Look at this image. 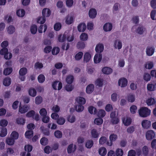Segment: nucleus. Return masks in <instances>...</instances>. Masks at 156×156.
<instances>
[{"mask_svg":"<svg viewBox=\"0 0 156 156\" xmlns=\"http://www.w3.org/2000/svg\"><path fill=\"white\" fill-rule=\"evenodd\" d=\"M66 122V119L63 117L60 116L57 119V123L60 125H62L64 124Z\"/></svg>","mask_w":156,"mask_h":156,"instance_id":"7c9ffc66","label":"nucleus"},{"mask_svg":"<svg viewBox=\"0 0 156 156\" xmlns=\"http://www.w3.org/2000/svg\"><path fill=\"white\" fill-rule=\"evenodd\" d=\"M119 5L118 3H115L113 7L112 10L113 12H115L118 11Z\"/></svg>","mask_w":156,"mask_h":156,"instance_id":"0e129e2a","label":"nucleus"},{"mask_svg":"<svg viewBox=\"0 0 156 156\" xmlns=\"http://www.w3.org/2000/svg\"><path fill=\"white\" fill-rule=\"evenodd\" d=\"M46 20L45 17H38L37 20V22L38 23L42 24L45 22Z\"/></svg>","mask_w":156,"mask_h":156,"instance_id":"6e6d98bb","label":"nucleus"},{"mask_svg":"<svg viewBox=\"0 0 156 156\" xmlns=\"http://www.w3.org/2000/svg\"><path fill=\"white\" fill-rule=\"evenodd\" d=\"M88 111L92 114H95L97 112V109L94 107L91 106L88 108Z\"/></svg>","mask_w":156,"mask_h":156,"instance_id":"a18cd8bd","label":"nucleus"},{"mask_svg":"<svg viewBox=\"0 0 156 156\" xmlns=\"http://www.w3.org/2000/svg\"><path fill=\"white\" fill-rule=\"evenodd\" d=\"M27 73V69L26 68L23 67L20 69L19 71L20 75H25Z\"/></svg>","mask_w":156,"mask_h":156,"instance_id":"49530a36","label":"nucleus"},{"mask_svg":"<svg viewBox=\"0 0 156 156\" xmlns=\"http://www.w3.org/2000/svg\"><path fill=\"white\" fill-rule=\"evenodd\" d=\"M15 140L10 137H8L6 140V143L8 145L12 146L15 143Z\"/></svg>","mask_w":156,"mask_h":156,"instance_id":"b1692460","label":"nucleus"},{"mask_svg":"<svg viewBox=\"0 0 156 156\" xmlns=\"http://www.w3.org/2000/svg\"><path fill=\"white\" fill-rule=\"evenodd\" d=\"M74 21V18L73 16L68 15L65 18V22L68 25L72 23Z\"/></svg>","mask_w":156,"mask_h":156,"instance_id":"ddd939ff","label":"nucleus"},{"mask_svg":"<svg viewBox=\"0 0 156 156\" xmlns=\"http://www.w3.org/2000/svg\"><path fill=\"white\" fill-rule=\"evenodd\" d=\"M106 114L104 110L101 109L100 110L98 113V116L103 118L105 116Z\"/></svg>","mask_w":156,"mask_h":156,"instance_id":"8fccbe9b","label":"nucleus"},{"mask_svg":"<svg viewBox=\"0 0 156 156\" xmlns=\"http://www.w3.org/2000/svg\"><path fill=\"white\" fill-rule=\"evenodd\" d=\"M146 103L148 105L150 106L154 104L155 103V101L154 98H150L146 101Z\"/></svg>","mask_w":156,"mask_h":156,"instance_id":"c03bdc74","label":"nucleus"},{"mask_svg":"<svg viewBox=\"0 0 156 156\" xmlns=\"http://www.w3.org/2000/svg\"><path fill=\"white\" fill-rule=\"evenodd\" d=\"M135 99V95L134 94H129L127 96V100L129 102H133Z\"/></svg>","mask_w":156,"mask_h":156,"instance_id":"58836bf2","label":"nucleus"},{"mask_svg":"<svg viewBox=\"0 0 156 156\" xmlns=\"http://www.w3.org/2000/svg\"><path fill=\"white\" fill-rule=\"evenodd\" d=\"M7 133V129L5 128H0V136L2 137L5 136Z\"/></svg>","mask_w":156,"mask_h":156,"instance_id":"5701e85b","label":"nucleus"},{"mask_svg":"<svg viewBox=\"0 0 156 156\" xmlns=\"http://www.w3.org/2000/svg\"><path fill=\"white\" fill-rule=\"evenodd\" d=\"M83 53L82 52H79L76 54L75 56V59L76 60H79L80 59L83 57Z\"/></svg>","mask_w":156,"mask_h":156,"instance_id":"603ef678","label":"nucleus"},{"mask_svg":"<svg viewBox=\"0 0 156 156\" xmlns=\"http://www.w3.org/2000/svg\"><path fill=\"white\" fill-rule=\"evenodd\" d=\"M26 120L22 117L17 118L16 120V123L18 124L23 125L25 123Z\"/></svg>","mask_w":156,"mask_h":156,"instance_id":"2f4dec72","label":"nucleus"},{"mask_svg":"<svg viewBox=\"0 0 156 156\" xmlns=\"http://www.w3.org/2000/svg\"><path fill=\"white\" fill-rule=\"evenodd\" d=\"M85 46V45L84 43L82 41L78 42L76 44L77 48L80 49H83Z\"/></svg>","mask_w":156,"mask_h":156,"instance_id":"ea45409f","label":"nucleus"},{"mask_svg":"<svg viewBox=\"0 0 156 156\" xmlns=\"http://www.w3.org/2000/svg\"><path fill=\"white\" fill-rule=\"evenodd\" d=\"M30 109L29 107L27 105L23 106H20L19 108V112L21 114L24 113Z\"/></svg>","mask_w":156,"mask_h":156,"instance_id":"2eb2a0df","label":"nucleus"},{"mask_svg":"<svg viewBox=\"0 0 156 156\" xmlns=\"http://www.w3.org/2000/svg\"><path fill=\"white\" fill-rule=\"evenodd\" d=\"M154 48L151 47H147L146 48V53L148 56L152 55L154 53Z\"/></svg>","mask_w":156,"mask_h":156,"instance_id":"4468645a","label":"nucleus"},{"mask_svg":"<svg viewBox=\"0 0 156 156\" xmlns=\"http://www.w3.org/2000/svg\"><path fill=\"white\" fill-rule=\"evenodd\" d=\"M54 135L56 138H61L62 136V133L60 131L57 130L55 132Z\"/></svg>","mask_w":156,"mask_h":156,"instance_id":"69168bd1","label":"nucleus"},{"mask_svg":"<svg viewBox=\"0 0 156 156\" xmlns=\"http://www.w3.org/2000/svg\"><path fill=\"white\" fill-rule=\"evenodd\" d=\"M103 80L102 79H98L95 82V84L98 87H102L103 85Z\"/></svg>","mask_w":156,"mask_h":156,"instance_id":"4c0bfd02","label":"nucleus"},{"mask_svg":"<svg viewBox=\"0 0 156 156\" xmlns=\"http://www.w3.org/2000/svg\"><path fill=\"white\" fill-rule=\"evenodd\" d=\"M104 49V45L101 43H99L96 45L95 50L96 52L100 53L103 51Z\"/></svg>","mask_w":156,"mask_h":156,"instance_id":"9d476101","label":"nucleus"},{"mask_svg":"<svg viewBox=\"0 0 156 156\" xmlns=\"http://www.w3.org/2000/svg\"><path fill=\"white\" fill-rule=\"evenodd\" d=\"M97 14L96 10L94 9H92L90 10L89 12V15L90 18L92 19L95 18Z\"/></svg>","mask_w":156,"mask_h":156,"instance_id":"f8f14e48","label":"nucleus"},{"mask_svg":"<svg viewBox=\"0 0 156 156\" xmlns=\"http://www.w3.org/2000/svg\"><path fill=\"white\" fill-rule=\"evenodd\" d=\"M91 58L90 54L88 52L85 53L83 56V61L84 62H88Z\"/></svg>","mask_w":156,"mask_h":156,"instance_id":"4be33fe9","label":"nucleus"},{"mask_svg":"<svg viewBox=\"0 0 156 156\" xmlns=\"http://www.w3.org/2000/svg\"><path fill=\"white\" fill-rule=\"evenodd\" d=\"M86 28V26L85 23H82L80 24L77 26L78 31L80 32H83Z\"/></svg>","mask_w":156,"mask_h":156,"instance_id":"dca6fc26","label":"nucleus"},{"mask_svg":"<svg viewBox=\"0 0 156 156\" xmlns=\"http://www.w3.org/2000/svg\"><path fill=\"white\" fill-rule=\"evenodd\" d=\"M90 135L92 138H97L98 137L99 133L96 129H93L91 130Z\"/></svg>","mask_w":156,"mask_h":156,"instance_id":"39448f33","label":"nucleus"},{"mask_svg":"<svg viewBox=\"0 0 156 156\" xmlns=\"http://www.w3.org/2000/svg\"><path fill=\"white\" fill-rule=\"evenodd\" d=\"M88 35L87 34L85 33H82L80 36V40L82 41H85L87 40Z\"/></svg>","mask_w":156,"mask_h":156,"instance_id":"bb28decb","label":"nucleus"},{"mask_svg":"<svg viewBox=\"0 0 156 156\" xmlns=\"http://www.w3.org/2000/svg\"><path fill=\"white\" fill-rule=\"evenodd\" d=\"M16 13L18 16L23 17L25 15V11L23 9H19L16 11Z\"/></svg>","mask_w":156,"mask_h":156,"instance_id":"473e14b6","label":"nucleus"},{"mask_svg":"<svg viewBox=\"0 0 156 156\" xmlns=\"http://www.w3.org/2000/svg\"><path fill=\"white\" fill-rule=\"evenodd\" d=\"M12 70L11 68H7L5 69L3 71V74L5 75H8L10 74Z\"/></svg>","mask_w":156,"mask_h":156,"instance_id":"3c124183","label":"nucleus"},{"mask_svg":"<svg viewBox=\"0 0 156 156\" xmlns=\"http://www.w3.org/2000/svg\"><path fill=\"white\" fill-rule=\"evenodd\" d=\"M123 122L125 126H128L132 122L131 119L129 117H126V118L122 119Z\"/></svg>","mask_w":156,"mask_h":156,"instance_id":"c85d7f7f","label":"nucleus"},{"mask_svg":"<svg viewBox=\"0 0 156 156\" xmlns=\"http://www.w3.org/2000/svg\"><path fill=\"white\" fill-rule=\"evenodd\" d=\"M144 80L146 81H150L151 79V77L149 74L148 73H145L143 76Z\"/></svg>","mask_w":156,"mask_h":156,"instance_id":"774afa93","label":"nucleus"},{"mask_svg":"<svg viewBox=\"0 0 156 156\" xmlns=\"http://www.w3.org/2000/svg\"><path fill=\"white\" fill-rule=\"evenodd\" d=\"M99 153L102 156H105L107 153L106 149L104 147H101L99 150Z\"/></svg>","mask_w":156,"mask_h":156,"instance_id":"72a5a7b5","label":"nucleus"},{"mask_svg":"<svg viewBox=\"0 0 156 156\" xmlns=\"http://www.w3.org/2000/svg\"><path fill=\"white\" fill-rule=\"evenodd\" d=\"M26 138L28 139L31 138L33 135V132L32 130H28L25 133Z\"/></svg>","mask_w":156,"mask_h":156,"instance_id":"a19ab883","label":"nucleus"},{"mask_svg":"<svg viewBox=\"0 0 156 156\" xmlns=\"http://www.w3.org/2000/svg\"><path fill=\"white\" fill-rule=\"evenodd\" d=\"M147 88L148 90L150 91H154L156 88V81L151 82L147 85Z\"/></svg>","mask_w":156,"mask_h":156,"instance_id":"7ed1b4c3","label":"nucleus"},{"mask_svg":"<svg viewBox=\"0 0 156 156\" xmlns=\"http://www.w3.org/2000/svg\"><path fill=\"white\" fill-rule=\"evenodd\" d=\"M151 122L150 121L145 120L142 121L141 125L143 128L147 129L151 126Z\"/></svg>","mask_w":156,"mask_h":156,"instance_id":"6e6552de","label":"nucleus"},{"mask_svg":"<svg viewBox=\"0 0 156 156\" xmlns=\"http://www.w3.org/2000/svg\"><path fill=\"white\" fill-rule=\"evenodd\" d=\"M118 83L119 86L121 87H124L127 85L128 81L125 78H121L119 80Z\"/></svg>","mask_w":156,"mask_h":156,"instance_id":"f03ea898","label":"nucleus"},{"mask_svg":"<svg viewBox=\"0 0 156 156\" xmlns=\"http://www.w3.org/2000/svg\"><path fill=\"white\" fill-rule=\"evenodd\" d=\"M51 13L50 10L48 8H44L43 9L42 11V14L44 17H48Z\"/></svg>","mask_w":156,"mask_h":156,"instance_id":"a211bd4d","label":"nucleus"},{"mask_svg":"<svg viewBox=\"0 0 156 156\" xmlns=\"http://www.w3.org/2000/svg\"><path fill=\"white\" fill-rule=\"evenodd\" d=\"M76 102L80 105H84L85 104L86 101L85 99L83 97H79L76 99Z\"/></svg>","mask_w":156,"mask_h":156,"instance_id":"412c9836","label":"nucleus"},{"mask_svg":"<svg viewBox=\"0 0 156 156\" xmlns=\"http://www.w3.org/2000/svg\"><path fill=\"white\" fill-rule=\"evenodd\" d=\"M30 31L31 33L32 34H35L37 31V26L35 25L32 26L30 28Z\"/></svg>","mask_w":156,"mask_h":156,"instance_id":"052dcab7","label":"nucleus"},{"mask_svg":"<svg viewBox=\"0 0 156 156\" xmlns=\"http://www.w3.org/2000/svg\"><path fill=\"white\" fill-rule=\"evenodd\" d=\"M112 71V69L111 68L108 67H105L102 69V72L104 74L107 75L111 73Z\"/></svg>","mask_w":156,"mask_h":156,"instance_id":"a878e982","label":"nucleus"},{"mask_svg":"<svg viewBox=\"0 0 156 156\" xmlns=\"http://www.w3.org/2000/svg\"><path fill=\"white\" fill-rule=\"evenodd\" d=\"M94 144V142L93 140H89L86 141L85 143V147L88 149L91 148Z\"/></svg>","mask_w":156,"mask_h":156,"instance_id":"e433bc0d","label":"nucleus"},{"mask_svg":"<svg viewBox=\"0 0 156 156\" xmlns=\"http://www.w3.org/2000/svg\"><path fill=\"white\" fill-rule=\"evenodd\" d=\"M76 117L73 115H70L67 118V120L70 123L74 122L76 121Z\"/></svg>","mask_w":156,"mask_h":156,"instance_id":"de8ad7c7","label":"nucleus"},{"mask_svg":"<svg viewBox=\"0 0 156 156\" xmlns=\"http://www.w3.org/2000/svg\"><path fill=\"white\" fill-rule=\"evenodd\" d=\"M19 136L18 133L15 131H14L11 133L10 137L15 140L18 139Z\"/></svg>","mask_w":156,"mask_h":156,"instance_id":"c9c22d12","label":"nucleus"},{"mask_svg":"<svg viewBox=\"0 0 156 156\" xmlns=\"http://www.w3.org/2000/svg\"><path fill=\"white\" fill-rule=\"evenodd\" d=\"M74 79L73 76L69 75L67 76L66 79V81L68 84H70L73 83Z\"/></svg>","mask_w":156,"mask_h":156,"instance_id":"393cba45","label":"nucleus"},{"mask_svg":"<svg viewBox=\"0 0 156 156\" xmlns=\"http://www.w3.org/2000/svg\"><path fill=\"white\" fill-rule=\"evenodd\" d=\"M52 86L54 89L60 90L62 87V84L60 82L55 81L53 83Z\"/></svg>","mask_w":156,"mask_h":156,"instance_id":"1a4fd4ad","label":"nucleus"},{"mask_svg":"<svg viewBox=\"0 0 156 156\" xmlns=\"http://www.w3.org/2000/svg\"><path fill=\"white\" fill-rule=\"evenodd\" d=\"M39 113L41 116H46L47 114V112L44 108H41L39 111Z\"/></svg>","mask_w":156,"mask_h":156,"instance_id":"338daca9","label":"nucleus"},{"mask_svg":"<svg viewBox=\"0 0 156 156\" xmlns=\"http://www.w3.org/2000/svg\"><path fill=\"white\" fill-rule=\"evenodd\" d=\"M150 16L153 20H156V10H153L150 13Z\"/></svg>","mask_w":156,"mask_h":156,"instance_id":"864d4df0","label":"nucleus"},{"mask_svg":"<svg viewBox=\"0 0 156 156\" xmlns=\"http://www.w3.org/2000/svg\"><path fill=\"white\" fill-rule=\"evenodd\" d=\"M37 79L39 83H41L44 82L45 78L43 75L40 74L38 76Z\"/></svg>","mask_w":156,"mask_h":156,"instance_id":"13d9d810","label":"nucleus"},{"mask_svg":"<svg viewBox=\"0 0 156 156\" xmlns=\"http://www.w3.org/2000/svg\"><path fill=\"white\" fill-rule=\"evenodd\" d=\"M75 109L77 112H80L83 110L84 107L82 105H76Z\"/></svg>","mask_w":156,"mask_h":156,"instance_id":"5fc2aeb1","label":"nucleus"},{"mask_svg":"<svg viewBox=\"0 0 156 156\" xmlns=\"http://www.w3.org/2000/svg\"><path fill=\"white\" fill-rule=\"evenodd\" d=\"M155 135V134L153 130H149L146 132V137L147 140H150L154 138Z\"/></svg>","mask_w":156,"mask_h":156,"instance_id":"20e7f679","label":"nucleus"},{"mask_svg":"<svg viewBox=\"0 0 156 156\" xmlns=\"http://www.w3.org/2000/svg\"><path fill=\"white\" fill-rule=\"evenodd\" d=\"M109 140L110 141L114 142L118 138L117 136L115 134H112L109 136Z\"/></svg>","mask_w":156,"mask_h":156,"instance_id":"bf43d9fd","label":"nucleus"},{"mask_svg":"<svg viewBox=\"0 0 156 156\" xmlns=\"http://www.w3.org/2000/svg\"><path fill=\"white\" fill-rule=\"evenodd\" d=\"M7 31L9 34H12L15 31V27L12 26H10L8 27Z\"/></svg>","mask_w":156,"mask_h":156,"instance_id":"09e8293b","label":"nucleus"},{"mask_svg":"<svg viewBox=\"0 0 156 156\" xmlns=\"http://www.w3.org/2000/svg\"><path fill=\"white\" fill-rule=\"evenodd\" d=\"M59 52V48L57 47H54L52 50V54L54 55H57Z\"/></svg>","mask_w":156,"mask_h":156,"instance_id":"4d7b16f0","label":"nucleus"},{"mask_svg":"<svg viewBox=\"0 0 156 156\" xmlns=\"http://www.w3.org/2000/svg\"><path fill=\"white\" fill-rule=\"evenodd\" d=\"M11 83V78L9 77H6L5 78L3 81V84L5 86H9Z\"/></svg>","mask_w":156,"mask_h":156,"instance_id":"cd10ccee","label":"nucleus"},{"mask_svg":"<svg viewBox=\"0 0 156 156\" xmlns=\"http://www.w3.org/2000/svg\"><path fill=\"white\" fill-rule=\"evenodd\" d=\"M76 149V146L75 145L74 146L73 144H71L69 146L67 149V151L68 153H71L75 151Z\"/></svg>","mask_w":156,"mask_h":156,"instance_id":"6ab92c4d","label":"nucleus"},{"mask_svg":"<svg viewBox=\"0 0 156 156\" xmlns=\"http://www.w3.org/2000/svg\"><path fill=\"white\" fill-rule=\"evenodd\" d=\"M153 66V62L150 61L148 62L144 65L145 68L148 69H151L152 68Z\"/></svg>","mask_w":156,"mask_h":156,"instance_id":"79ce46f5","label":"nucleus"},{"mask_svg":"<svg viewBox=\"0 0 156 156\" xmlns=\"http://www.w3.org/2000/svg\"><path fill=\"white\" fill-rule=\"evenodd\" d=\"M114 47L115 48L120 49L122 47L121 41L119 40H116L114 42Z\"/></svg>","mask_w":156,"mask_h":156,"instance_id":"f3484780","label":"nucleus"},{"mask_svg":"<svg viewBox=\"0 0 156 156\" xmlns=\"http://www.w3.org/2000/svg\"><path fill=\"white\" fill-rule=\"evenodd\" d=\"M102 58V56L101 54H96L95 55L94 58V63L96 64L99 63L101 62Z\"/></svg>","mask_w":156,"mask_h":156,"instance_id":"9b49d317","label":"nucleus"},{"mask_svg":"<svg viewBox=\"0 0 156 156\" xmlns=\"http://www.w3.org/2000/svg\"><path fill=\"white\" fill-rule=\"evenodd\" d=\"M28 92L30 95L33 97H35L37 94L36 90L34 88L30 89L29 90Z\"/></svg>","mask_w":156,"mask_h":156,"instance_id":"f704fd0d","label":"nucleus"},{"mask_svg":"<svg viewBox=\"0 0 156 156\" xmlns=\"http://www.w3.org/2000/svg\"><path fill=\"white\" fill-rule=\"evenodd\" d=\"M139 115L141 117H145L150 115L151 111L145 107H141L138 111Z\"/></svg>","mask_w":156,"mask_h":156,"instance_id":"f257e3e1","label":"nucleus"},{"mask_svg":"<svg viewBox=\"0 0 156 156\" xmlns=\"http://www.w3.org/2000/svg\"><path fill=\"white\" fill-rule=\"evenodd\" d=\"M94 89V86L93 84H89L86 87V93L88 94L91 93L93 91Z\"/></svg>","mask_w":156,"mask_h":156,"instance_id":"aec40b11","label":"nucleus"},{"mask_svg":"<svg viewBox=\"0 0 156 156\" xmlns=\"http://www.w3.org/2000/svg\"><path fill=\"white\" fill-rule=\"evenodd\" d=\"M69 31H66L63 35L60 34L58 37V40L59 42H63L66 40L67 36L69 35Z\"/></svg>","mask_w":156,"mask_h":156,"instance_id":"0eeeda50","label":"nucleus"},{"mask_svg":"<svg viewBox=\"0 0 156 156\" xmlns=\"http://www.w3.org/2000/svg\"><path fill=\"white\" fill-rule=\"evenodd\" d=\"M112 27L113 25L112 23H107L103 26V29L105 32H109L112 30Z\"/></svg>","mask_w":156,"mask_h":156,"instance_id":"423d86ee","label":"nucleus"},{"mask_svg":"<svg viewBox=\"0 0 156 156\" xmlns=\"http://www.w3.org/2000/svg\"><path fill=\"white\" fill-rule=\"evenodd\" d=\"M115 154L116 156H122L123 152L122 149L118 148L116 151Z\"/></svg>","mask_w":156,"mask_h":156,"instance_id":"e2e57ef3","label":"nucleus"},{"mask_svg":"<svg viewBox=\"0 0 156 156\" xmlns=\"http://www.w3.org/2000/svg\"><path fill=\"white\" fill-rule=\"evenodd\" d=\"M42 101V98L41 96H38L35 98V103L36 104L39 105L41 104Z\"/></svg>","mask_w":156,"mask_h":156,"instance_id":"680f3d73","label":"nucleus"},{"mask_svg":"<svg viewBox=\"0 0 156 156\" xmlns=\"http://www.w3.org/2000/svg\"><path fill=\"white\" fill-rule=\"evenodd\" d=\"M103 122V120L101 118H96L95 119L94 123L98 125H101Z\"/></svg>","mask_w":156,"mask_h":156,"instance_id":"37998d69","label":"nucleus"},{"mask_svg":"<svg viewBox=\"0 0 156 156\" xmlns=\"http://www.w3.org/2000/svg\"><path fill=\"white\" fill-rule=\"evenodd\" d=\"M146 32V29L142 27H138L136 30V32L139 34H142Z\"/></svg>","mask_w":156,"mask_h":156,"instance_id":"c756f323","label":"nucleus"}]
</instances>
